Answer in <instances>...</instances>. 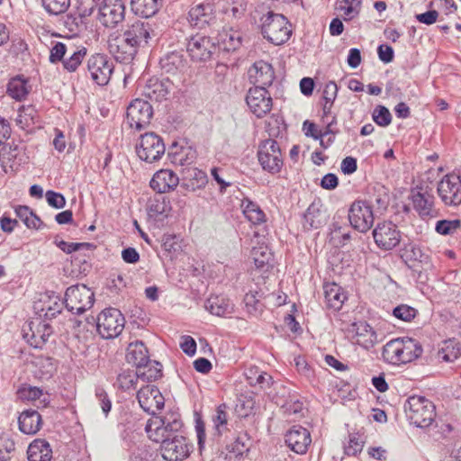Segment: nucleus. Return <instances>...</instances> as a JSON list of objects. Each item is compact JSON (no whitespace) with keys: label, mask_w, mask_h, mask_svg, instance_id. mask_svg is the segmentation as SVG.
I'll return each instance as SVG.
<instances>
[{"label":"nucleus","mask_w":461,"mask_h":461,"mask_svg":"<svg viewBox=\"0 0 461 461\" xmlns=\"http://www.w3.org/2000/svg\"><path fill=\"white\" fill-rule=\"evenodd\" d=\"M67 52V46L63 42H56L50 49L49 60L52 64L63 61Z\"/></svg>","instance_id":"0e129e2a"},{"label":"nucleus","mask_w":461,"mask_h":461,"mask_svg":"<svg viewBox=\"0 0 461 461\" xmlns=\"http://www.w3.org/2000/svg\"><path fill=\"white\" fill-rule=\"evenodd\" d=\"M131 5L137 15L149 18L158 13L162 5V0H131Z\"/></svg>","instance_id":"e433bc0d"},{"label":"nucleus","mask_w":461,"mask_h":461,"mask_svg":"<svg viewBox=\"0 0 461 461\" xmlns=\"http://www.w3.org/2000/svg\"><path fill=\"white\" fill-rule=\"evenodd\" d=\"M438 194L446 205L461 204V176L456 174L446 175L438 185Z\"/></svg>","instance_id":"9d476101"},{"label":"nucleus","mask_w":461,"mask_h":461,"mask_svg":"<svg viewBox=\"0 0 461 461\" xmlns=\"http://www.w3.org/2000/svg\"><path fill=\"white\" fill-rule=\"evenodd\" d=\"M460 227L459 220H441L438 221L436 224V231L441 235H448L453 233Z\"/></svg>","instance_id":"bf43d9fd"},{"label":"nucleus","mask_w":461,"mask_h":461,"mask_svg":"<svg viewBox=\"0 0 461 461\" xmlns=\"http://www.w3.org/2000/svg\"><path fill=\"white\" fill-rule=\"evenodd\" d=\"M171 85L167 79L150 78L145 85L142 95L150 101L161 102L169 94Z\"/></svg>","instance_id":"393cba45"},{"label":"nucleus","mask_w":461,"mask_h":461,"mask_svg":"<svg viewBox=\"0 0 461 461\" xmlns=\"http://www.w3.org/2000/svg\"><path fill=\"white\" fill-rule=\"evenodd\" d=\"M212 5L211 4H200L189 11V16L195 25L209 23L212 17Z\"/></svg>","instance_id":"ea45409f"},{"label":"nucleus","mask_w":461,"mask_h":461,"mask_svg":"<svg viewBox=\"0 0 461 461\" xmlns=\"http://www.w3.org/2000/svg\"><path fill=\"white\" fill-rule=\"evenodd\" d=\"M227 405L221 404L216 410L215 413L212 416V421L213 423L214 435L220 437L222 435L224 431L227 430L228 424V412H227Z\"/></svg>","instance_id":"a18cd8bd"},{"label":"nucleus","mask_w":461,"mask_h":461,"mask_svg":"<svg viewBox=\"0 0 461 461\" xmlns=\"http://www.w3.org/2000/svg\"><path fill=\"white\" fill-rule=\"evenodd\" d=\"M246 102L251 113L258 118H262L267 114L273 106L272 97L265 87L249 88Z\"/></svg>","instance_id":"2eb2a0df"},{"label":"nucleus","mask_w":461,"mask_h":461,"mask_svg":"<svg viewBox=\"0 0 461 461\" xmlns=\"http://www.w3.org/2000/svg\"><path fill=\"white\" fill-rule=\"evenodd\" d=\"M257 156L263 170L272 175L281 171L284 160L280 146L276 140L267 139L261 141L258 145Z\"/></svg>","instance_id":"20e7f679"},{"label":"nucleus","mask_w":461,"mask_h":461,"mask_svg":"<svg viewBox=\"0 0 461 461\" xmlns=\"http://www.w3.org/2000/svg\"><path fill=\"white\" fill-rule=\"evenodd\" d=\"M324 223V215L314 204H311L303 214V227L305 229H318Z\"/></svg>","instance_id":"c03bdc74"},{"label":"nucleus","mask_w":461,"mask_h":461,"mask_svg":"<svg viewBox=\"0 0 461 461\" xmlns=\"http://www.w3.org/2000/svg\"><path fill=\"white\" fill-rule=\"evenodd\" d=\"M165 144L160 136L154 132H146L140 136V143L136 146L138 157L147 162L159 160L165 154Z\"/></svg>","instance_id":"0eeeda50"},{"label":"nucleus","mask_w":461,"mask_h":461,"mask_svg":"<svg viewBox=\"0 0 461 461\" xmlns=\"http://www.w3.org/2000/svg\"><path fill=\"white\" fill-rule=\"evenodd\" d=\"M262 21V34L268 41L275 45H281L290 39L291 23L285 15L268 12Z\"/></svg>","instance_id":"f03ea898"},{"label":"nucleus","mask_w":461,"mask_h":461,"mask_svg":"<svg viewBox=\"0 0 461 461\" xmlns=\"http://www.w3.org/2000/svg\"><path fill=\"white\" fill-rule=\"evenodd\" d=\"M171 212L170 201L164 195H157L149 200L148 213L155 221H163Z\"/></svg>","instance_id":"c756f323"},{"label":"nucleus","mask_w":461,"mask_h":461,"mask_svg":"<svg viewBox=\"0 0 461 461\" xmlns=\"http://www.w3.org/2000/svg\"><path fill=\"white\" fill-rule=\"evenodd\" d=\"M27 455L29 461H50L52 450L46 440L35 439L29 445Z\"/></svg>","instance_id":"473e14b6"},{"label":"nucleus","mask_w":461,"mask_h":461,"mask_svg":"<svg viewBox=\"0 0 461 461\" xmlns=\"http://www.w3.org/2000/svg\"><path fill=\"white\" fill-rule=\"evenodd\" d=\"M17 395L23 401H35L42 395V390L37 386L24 384L18 389Z\"/></svg>","instance_id":"4d7b16f0"},{"label":"nucleus","mask_w":461,"mask_h":461,"mask_svg":"<svg viewBox=\"0 0 461 461\" xmlns=\"http://www.w3.org/2000/svg\"><path fill=\"white\" fill-rule=\"evenodd\" d=\"M7 94L17 101L23 100L29 94L26 80L20 77L12 78L7 85Z\"/></svg>","instance_id":"79ce46f5"},{"label":"nucleus","mask_w":461,"mask_h":461,"mask_svg":"<svg viewBox=\"0 0 461 461\" xmlns=\"http://www.w3.org/2000/svg\"><path fill=\"white\" fill-rule=\"evenodd\" d=\"M137 398L140 407L149 414H155L164 407L165 399L158 388L155 385L141 387L137 393Z\"/></svg>","instance_id":"a211bd4d"},{"label":"nucleus","mask_w":461,"mask_h":461,"mask_svg":"<svg viewBox=\"0 0 461 461\" xmlns=\"http://www.w3.org/2000/svg\"><path fill=\"white\" fill-rule=\"evenodd\" d=\"M251 256L255 266L258 269L268 267L273 259V254L267 246L255 247L251 250Z\"/></svg>","instance_id":"49530a36"},{"label":"nucleus","mask_w":461,"mask_h":461,"mask_svg":"<svg viewBox=\"0 0 461 461\" xmlns=\"http://www.w3.org/2000/svg\"><path fill=\"white\" fill-rule=\"evenodd\" d=\"M340 218L339 212L334 217V222L331 225L330 229V242L337 248L343 247L345 245L346 240V233L343 231V225L340 224L336 219Z\"/></svg>","instance_id":"8fccbe9b"},{"label":"nucleus","mask_w":461,"mask_h":461,"mask_svg":"<svg viewBox=\"0 0 461 461\" xmlns=\"http://www.w3.org/2000/svg\"><path fill=\"white\" fill-rule=\"evenodd\" d=\"M20 430L28 435L37 433L42 423L41 414L35 410H25L18 418Z\"/></svg>","instance_id":"cd10ccee"},{"label":"nucleus","mask_w":461,"mask_h":461,"mask_svg":"<svg viewBox=\"0 0 461 461\" xmlns=\"http://www.w3.org/2000/svg\"><path fill=\"white\" fill-rule=\"evenodd\" d=\"M45 10L53 15L65 13L70 5V0H42Z\"/></svg>","instance_id":"3c124183"},{"label":"nucleus","mask_w":461,"mask_h":461,"mask_svg":"<svg viewBox=\"0 0 461 461\" xmlns=\"http://www.w3.org/2000/svg\"><path fill=\"white\" fill-rule=\"evenodd\" d=\"M181 186L190 192L203 188L208 183L205 172L197 167H185L182 172Z\"/></svg>","instance_id":"b1692460"},{"label":"nucleus","mask_w":461,"mask_h":461,"mask_svg":"<svg viewBox=\"0 0 461 461\" xmlns=\"http://www.w3.org/2000/svg\"><path fill=\"white\" fill-rule=\"evenodd\" d=\"M402 257L406 260L422 262L425 256L419 247L411 244L405 248Z\"/></svg>","instance_id":"338daca9"},{"label":"nucleus","mask_w":461,"mask_h":461,"mask_svg":"<svg viewBox=\"0 0 461 461\" xmlns=\"http://www.w3.org/2000/svg\"><path fill=\"white\" fill-rule=\"evenodd\" d=\"M36 113V111L33 107L32 106H28V107H24L23 106L20 110H19V113H18V117L16 119V122L17 123L19 124H25V125H29L30 122H34L33 121V117H34V114Z\"/></svg>","instance_id":"69168bd1"},{"label":"nucleus","mask_w":461,"mask_h":461,"mask_svg":"<svg viewBox=\"0 0 461 461\" xmlns=\"http://www.w3.org/2000/svg\"><path fill=\"white\" fill-rule=\"evenodd\" d=\"M101 5H103V0H78L77 9L82 13L83 16L89 17L95 10L99 11Z\"/></svg>","instance_id":"13d9d810"},{"label":"nucleus","mask_w":461,"mask_h":461,"mask_svg":"<svg viewBox=\"0 0 461 461\" xmlns=\"http://www.w3.org/2000/svg\"><path fill=\"white\" fill-rule=\"evenodd\" d=\"M204 307L218 317H228L234 312V304L230 300L220 295L210 296L205 301Z\"/></svg>","instance_id":"bb28decb"},{"label":"nucleus","mask_w":461,"mask_h":461,"mask_svg":"<svg viewBox=\"0 0 461 461\" xmlns=\"http://www.w3.org/2000/svg\"><path fill=\"white\" fill-rule=\"evenodd\" d=\"M249 82L255 87L270 86L275 79V71L272 65L264 60L256 61L249 69Z\"/></svg>","instance_id":"412c9836"},{"label":"nucleus","mask_w":461,"mask_h":461,"mask_svg":"<svg viewBox=\"0 0 461 461\" xmlns=\"http://www.w3.org/2000/svg\"><path fill=\"white\" fill-rule=\"evenodd\" d=\"M241 208L245 217L253 225H261L266 222L267 218L265 212L257 203L249 198H244L241 201Z\"/></svg>","instance_id":"f704fd0d"},{"label":"nucleus","mask_w":461,"mask_h":461,"mask_svg":"<svg viewBox=\"0 0 461 461\" xmlns=\"http://www.w3.org/2000/svg\"><path fill=\"white\" fill-rule=\"evenodd\" d=\"M14 446V442L9 435L0 434V461H7L11 458V454L15 449Z\"/></svg>","instance_id":"864d4df0"},{"label":"nucleus","mask_w":461,"mask_h":461,"mask_svg":"<svg viewBox=\"0 0 461 461\" xmlns=\"http://www.w3.org/2000/svg\"><path fill=\"white\" fill-rule=\"evenodd\" d=\"M373 237L376 246L383 250L394 249L402 239L398 227L392 221L379 222L373 230Z\"/></svg>","instance_id":"ddd939ff"},{"label":"nucleus","mask_w":461,"mask_h":461,"mask_svg":"<svg viewBox=\"0 0 461 461\" xmlns=\"http://www.w3.org/2000/svg\"><path fill=\"white\" fill-rule=\"evenodd\" d=\"M95 303L94 293L85 285H71L65 293V305L72 313L81 314Z\"/></svg>","instance_id":"39448f33"},{"label":"nucleus","mask_w":461,"mask_h":461,"mask_svg":"<svg viewBox=\"0 0 461 461\" xmlns=\"http://www.w3.org/2000/svg\"><path fill=\"white\" fill-rule=\"evenodd\" d=\"M418 313V311L407 304H400L393 310V315L403 321H411Z\"/></svg>","instance_id":"5fc2aeb1"},{"label":"nucleus","mask_w":461,"mask_h":461,"mask_svg":"<svg viewBox=\"0 0 461 461\" xmlns=\"http://www.w3.org/2000/svg\"><path fill=\"white\" fill-rule=\"evenodd\" d=\"M31 331L32 334L31 337L28 338V342L36 348H41L52 333L51 327L44 322L39 323L36 331L31 327Z\"/></svg>","instance_id":"a19ab883"},{"label":"nucleus","mask_w":461,"mask_h":461,"mask_svg":"<svg viewBox=\"0 0 461 461\" xmlns=\"http://www.w3.org/2000/svg\"><path fill=\"white\" fill-rule=\"evenodd\" d=\"M338 86L334 82H329L326 84L323 93L322 98L324 100L323 104V113L327 114L330 112L331 105L337 96Z\"/></svg>","instance_id":"603ef678"},{"label":"nucleus","mask_w":461,"mask_h":461,"mask_svg":"<svg viewBox=\"0 0 461 461\" xmlns=\"http://www.w3.org/2000/svg\"><path fill=\"white\" fill-rule=\"evenodd\" d=\"M126 359L137 367L146 366L149 362L148 349L142 341L131 343L127 348Z\"/></svg>","instance_id":"2f4dec72"},{"label":"nucleus","mask_w":461,"mask_h":461,"mask_svg":"<svg viewBox=\"0 0 461 461\" xmlns=\"http://www.w3.org/2000/svg\"><path fill=\"white\" fill-rule=\"evenodd\" d=\"M286 446L294 453L303 455L312 443L310 431L300 426H293L285 435Z\"/></svg>","instance_id":"6ab92c4d"},{"label":"nucleus","mask_w":461,"mask_h":461,"mask_svg":"<svg viewBox=\"0 0 461 461\" xmlns=\"http://www.w3.org/2000/svg\"><path fill=\"white\" fill-rule=\"evenodd\" d=\"M365 440L364 437L358 435L357 437L354 436L349 438V442L348 445V455H357L362 451Z\"/></svg>","instance_id":"774afa93"},{"label":"nucleus","mask_w":461,"mask_h":461,"mask_svg":"<svg viewBox=\"0 0 461 461\" xmlns=\"http://www.w3.org/2000/svg\"><path fill=\"white\" fill-rule=\"evenodd\" d=\"M54 243L58 248H59L62 251L67 254H70L74 251H77L82 248H91L93 247L90 243H68L64 240H59L58 238L55 239Z\"/></svg>","instance_id":"e2e57ef3"},{"label":"nucleus","mask_w":461,"mask_h":461,"mask_svg":"<svg viewBox=\"0 0 461 461\" xmlns=\"http://www.w3.org/2000/svg\"><path fill=\"white\" fill-rule=\"evenodd\" d=\"M405 411L411 423L419 428H428L436 417L435 405L423 396L410 397Z\"/></svg>","instance_id":"7ed1b4c3"},{"label":"nucleus","mask_w":461,"mask_h":461,"mask_svg":"<svg viewBox=\"0 0 461 461\" xmlns=\"http://www.w3.org/2000/svg\"><path fill=\"white\" fill-rule=\"evenodd\" d=\"M179 184V177L172 170L161 169L150 180V187L159 194L174 190Z\"/></svg>","instance_id":"5701e85b"},{"label":"nucleus","mask_w":461,"mask_h":461,"mask_svg":"<svg viewBox=\"0 0 461 461\" xmlns=\"http://www.w3.org/2000/svg\"><path fill=\"white\" fill-rule=\"evenodd\" d=\"M324 294L328 308L333 311L334 320L343 325L345 312H340L346 301V293L343 287L335 282L327 284L324 285Z\"/></svg>","instance_id":"f3484780"},{"label":"nucleus","mask_w":461,"mask_h":461,"mask_svg":"<svg viewBox=\"0 0 461 461\" xmlns=\"http://www.w3.org/2000/svg\"><path fill=\"white\" fill-rule=\"evenodd\" d=\"M383 357L393 365L404 364L401 338L392 339L384 346Z\"/></svg>","instance_id":"c9c22d12"},{"label":"nucleus","mask_w":461,"mask_h":461,"mask_svg":"<svg viewBox=\"0 0 461 461\" xmlns=\"http://www.w3.org/2000/svg\"><path fill=\"white\" fill-rule=\"evenodd\" d=\"M373 120L376 124L382 127L388 126L392 122L390 111L383 105H377L372 114Z\"/></svg>","instance_id":"6e6d98bb"},{"label":"nucleus","mask_w":461,"mask_h":461,"mask_svg":"<svg viewBox=\"0 0 461 461\" xmlns=\"http://www.w3.org/2000/svg\"><path fill=\"white\" fill-rule=\"evenodd\" d=\"M123 0H103L97 15L98 21L107 28H115L125 19Z\"/></svg>","instance_id":"6e6552de"},{"label":"nucleus","mask_w":461,"mask_h":461,"mask_svg":"<svg viewBox=\"0 0 461 461\" xmlns=\"http://www.w3.org/2000/svg\"><path fill=\"white\" fill-rule=\"evenodd\" d=\"M159 443L162 456L167 461H182L189 456L192 449V445L183 435H174Z\"/></svg>","instance_id":"4468645a"},{"label":"nucleus","mask_w":461,"mask_h":461,"mask_svg":"<svg viewBox=\"0 0 461 461\" xmlns=\"http://www.w3.org/2000/svg\"><path fill=\"white\" fill-rule=\"evenodd\" d=\"M88 16H83L82 13L77 9L75 13L67 14L64 23L65 26L72 32H80L86 28V19Z\"/></svg>","instance_id":"de8ad7c7"},{"label":"nucleus","mask_w":461,"mask_h":461,"mask_svg":"<svg viewBox=\"0 0 461 461\" xmlns=\"http://www.w3.org/2000/svg\"><path fill=\"white\" fill-rule=\"evenodd\" d=\"M152 115L153 109L149 102L135 99L127 107L126 120L131 128L140 131L149 124Z\"/></svg>","instance_id":"1a4fd4ad"},{"label":"nucleus","mask_w":461,"mask_h":461,"mask_svg":"<svg viewBox=\"0 0 461 461\" xmlns=\"http://www.w3.org/2000/svg\"><path fill=\"white\" fill-rule=\"evenodd\" d=\"M86 55V49L85 47H81L80 49L75 50L68 59H64L63 68L68 72H75L77 68L81 65L83 59Z\"/></svg>","instance_id":"09e8293b"},{"label":"nucleus","mask_w":461,"mask_h":461,"mask_svg":"<svg viewBox=\"0 0 461 461\" xmlns=\"http://www.w3.org/2000/svg\"><path fill=\"white\" fill-rule=\"evenodd\" d=\"M124 324V316L115 308L104 309L97 316V330L104 339L118 337L122 333Z\"/></svg>","instance_id":"423d86ee"},{"label":"nucleus","mask_w":461,"mask_h":461,"mask_svg":"<svg viewBox=\"0 0 461 461\" xmlns=\"http://www.w3.org/2000/svg\"><path fill=\"white\" fill-rule=\"evenodd\" d=\"M47 203L56 209H62L66 205V199L62 194L49 190L45 194Z\"/></svg>","instance_id":"680f3d73"},{"label":"nucleus","mask_w":461,"mask_h":461,"mask_svg":"<svg viewBox=\"0 0 461 461\" xmlns=\"http://www.w3.org/2000/svg\"><path fill=\"white\" fill-rule=\"evenodd\" d=\"M183 427L180 415L176 412L167 413L163 417H155L146 424L145 430L149 438L154 442L165 441L173 438L174 435H180Z\"/></svg>","instance_id":"f257e3e1"},{"label":"nucleus","mask_w":461,"mask_h":461,"mask_svg":"<svg viewBox=\"0 0 461 461\" xmlns=\"http://www.w3.org/2000/svg\"><path fill=\"white\" fill-rule=\"evenodd\" d=\"M87 70L95 83L98 86H105L113 74V64L107 56L95 54L88 59Z\"/></svg>","instance_id":"f8f14e48"},{"label":"nucleus","mask_w":461,"mask_h":461,"mask_svg":"<svg viewBox=\"0 0 461 461\" xmlns=\"http://www.w3.org/2000/svg\"><path fill=\"white\" fill-rule=\"evenodd\" d=\"M109 49L117 61L125 64L133 60L138 53L135 49H131V46L123 43L116 37L109 41Z\"/></svg>","instance_id":"7c9ffc66"},{"label":"nucleus","mask_w":461,"mask_h":461,"mask_svg":"<svg viewBox=\"0 0 461 461\" xmlns=\"http://www.w3.org/2000/svg\"><path fill=\"white\" fill-rule=\"evenodd\" d=\"M171 161L175 165L189 167L197 157L196 150L191 146L181 147L178 150L169 151Z\"/></svg>","instance_id":"4c0bfd02"},{"label":"nucleus","mask_w":461,"mask_h":461,"mask_svg":"<svg viewBox=\"0 0 461 461\" xmlns=\"http://www.w3.org/2000/svg\"><path fill=\"white\" fill-rule=\"evenodd\" d=\"M159 65L165 73L175 75L185 69L186 59L182 53L172 51L160 58Z\"/></svg>","instance_id":"c85d7f7f"},{"label":"nucleus","mask_w":461,"mask_h":461,"mask_svg":"<svg viewBox=\"0 0 461 461\" xmlns=\"http://www.w3.org/2000/svg\"><path fill=\"white\" fill-rule=\"evenodd\" d=\"M414 209L421 217H433L436 215L434 210V196L429 193L418 192L412 195Z\"/></svg>","instance_id":"72a5a7b5"},{"label":"nucleus","mask_w":461,"mask_h":461,"mask_svg":"<svg viewBox=\"0 0 461 461\" xmlns=\"http://www.w3.org/2000/svg\"><path fill=\"white\" fill-rule=\"evenodd\" d=\"M131 37L134 43L141 49L149 44V41L154 36L152 25L148 22L136 21L123 31Z\"/></svg>","instance_id":"4be33fe9"},{"label":"nucleus","mask_w":461,"mask_h":461,"mask_svg":"<svg viewBox=\"0 0 461 461\" xmlns=\"http://www.w3.org/2000/svg\"><path fill=\"white\" fill-rule=\"evenodd\" d=\"M350 225L360 232L367 231L374 223V214L371 205L365 201L353 203L348 212Z\"/></svg>","instance_id":"9b49d317"},{"label":"nucleus","mask_w":461,"mask_h":461,"mask_svg":"<svg viewBox=\"0 0 461 461\" xmlns=\"http://www.w3.org/2000/svg\"><path fill=\"white\" fill-rule=\"evenodd\" d=\"M370 202L376 205L377 210L384 211L390 203V194L387 187L376 183L370 193Z\"/></svg>","instance_id":"58836bf2"},{"label":"nucleus","mask_w":461,"mask_h":461,"mask_svg":"<svg viewBox=\"0 0 461 461\" xmlns=\"http://www.w3.org/2000/svg\"><path fill=\"white\" fill-rule=\"evenodd\" d=\"M261 295L258 291H249L244 296V303L248 312L256 313L258 311L259 298Z\"/></svg>","instance_id":"052dcab7"},{"label":"nucleus","mask_w":461,"mask_h":461,"mask_svg":"<svg viewBox=\"0 0 461 461\" xmlns=\"http://www.w3.org/2000/svg\"><path fill=\"white\" fill-rule=\"evenodd\" d=\"M348 332L351 334L352 342L365 349H369L377 342V335L366 321L353 322Z\"/></svg>","instance_id":"aec40b11"},{"label":"nucleus","mask_w":461,"mask_h":461,"mask_svg":"<svg viewBox=\"0 0 461 461\" xmlns=\"http://www.w3.org/2000/svg\"><path fill=\"white\" fill-rule=\"evenodd\" d=\"M404 364L418 358L422 353L421 346L413 339L401 338Z\"/></svg>","instance_id":"37998d69"},{"label":"nucleus","mask_w":461,"mask_h":461,"mask_svg":"<svg viewBox=\"0 0 461 461\" xmlns=\"http://www.w3.org/2000/svg\"><path fill=\"white\" fill-rule=\"evenodd\" d=\"M216 48L230 52L237 50L242 44L241 32L232 28H223L217 35Z\"/></svg>","instance_id":"a878e982"},{"label":"nucleus","mask_w":461,"mask_h":461,"mask_svg":"<svg viewBox=\"0 0 461 461\" xmlns=\"http://www.w3.org/2000/svg\"><path fill=\"white\" fill-rule=\"evenodd\" d=\"M216 50V44L210 37L195 35L187 44V51L194 61L205 62L211 59Z\"/></svg>","instance_id":"dca6fc26"}]
</instances>
